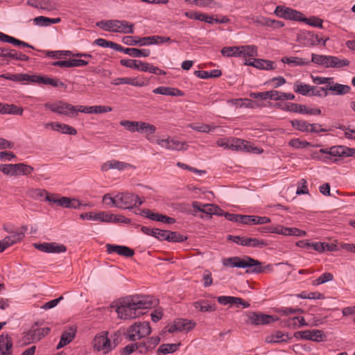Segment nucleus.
Here are the masks:
<instances>
[{"label":"nucleus","mask_w":355,"mask_h":355,"mask_svg":"<svg viewBox=\"0 0 355 355\" xmlns=\"http://www.w3.org/2000/svg\"><path fill=\"white\" fill-rule=\"evenodd\" d=\"M156 304L157 301L149 296H128L120 302L116 312L121 319H132L144 314V309H150Z\"/></svg>","instance_id":"1"},{"label":"nucleus","mask_w":355,"mask_h":355,"mask_svg":"<svg viewBox=\"0 0 355 355\" xmlns=\"http://www.w3.org/2000/svg\"><path fill=\"white\" fill-rule=\"evenodd\" d=\"M223 265L225 266L237 267L241 268H248L247 273L259 274L263 272L261 263L248 256H245L243 259L239 257L227 258L223 260Z\"/></svg>","instance_id":"2"},{"label":"nucleus","mask_w":355,"mask_h":355,"mask_svg":"<svg viewBox=\"0 0 355 355\" xmlns=\"http://www.w3.org/2000/svg\"><path fill=\"white\" fill-rule=\"evenodd\" d=\"M44 106L53 112L71 118L76 117L78 112H80L82 108V105L74 106L62 101L55 103H46Z\"/></svg>","instance_id":"3"},{"label":"nucleus","mask_w":355,"mask_h":355,"mask_svg":"<svg viewBox=\"0 0 355 355\" xmlns=\"http://www.w3.org/2000/svg\"><path fill=\"white\" fill-rule=\"evenodd\" d=\"M150 333L149 322H137L128 327L125 336L130 341H136L148 336Z\"/></svg>","instance_id":"4"},{"label":"nucleus","mask_w":355,"mask_h":355,"mask_svg":"<svg viewBox=\"0 0 355 355\" xmlns=\"http://www.w3.org/2000/svg\"><path fill=\"white\" fill-rule=\"evenodd\" d=\"M310 62L327 68H340L349 64V61L347 59H340L336 56L315 53L311 54V61Z\"/></svg>","instance_id":"5"},{"label":"nucleus","mask_w":355,"mask_h":355,"mask_svg":"<svg viewBox=\"0 0 355 355\" xmlns=\"http://www.w3.org/2000/svg\"><path fill=\"white\" fill-rule=\"evenodd\" d=\"M33 170V167L24 163L0 164V171L8 175H27L31 174Z\"/></svg>","instance_id":"6"},{"label":"nucleus","mask_w":355,"mask_h":355,"mask_svg":"<svg viewBox=\"0 0 355 355\" xmlns=\"http://www.w3.org/2000/svg\"><path fill=\"white\" fill-rule=\"evenodd\" d=\"M117 207L120 209H131L133 207L143 204L142 200L137 195L132 193H121L117 194Z\"/></svg>","instance_id":"7"},{"label":"nucleus","mask_w":355,"mask_h":355,"mask_svg":"<svg viewBox=\"0 0 355 355\" xmlns=\"http://www.w3.org/2000/svg\"><path fill=\"white\" fill-rule=\"evenodd\" d=\"M294 336L297 339L309 340L317 343L327 340V335L322 330L319 329L296 331L294 334Z\"/></svg>","instance_id":"8"},{"label":"nucleus","mask_w":355,"mask_h":355,"mask_svg":"<svg viewBox=\"0 0 355 355\" xmlns=\"http://www.w3.org/2000/svg\"><path fill=\"white\" fill-rule=\"evenodd\" d=\"M227 239L243 246L262 248L267 245V243L265 241L259 240L257 238H245L239 236L229 235Z\"/></svg>","instance_id":"9"},{"label":"nucleus","mask_w":355,"mask_h":355,"mask_svg":"<svg viewBox=\"0 0 355 355\" xmlns=\"http://www.w3.org/2000/svg\"><path fill=\"white\" fill-rule=\"evenodd\" d=\"M93 347L97 351L106 354L112 349L110 340L107 338V332L103 331L96 335L92 342Z\"/></svg>","instance_id":"10"},{"label":"nucleus","mask_w":355,"mask_h":355,"mask_svg":"<svg viewBox=\"0 0 355 355\" xmlns=\"http://www.w3.org/2000/svg\"><path fill=\"white\" fill-rule=\"evenodd\" d=\"M275 13L279 17L285 19L300 21L302 19L303 14L293 8L278 6L275 10Z\"/></svg>","instance_id":"11"},{"label":"nucleus","mask_w":355,"mask_h":355,"mask_svg":"<svg viewBox=\"0 0 355 355\" xmlns=\"http://www.w3.org/2000/svg\"><path fill=\"white\" fill-rule=\"evenodd\" d=\"M50 328H35L33 327L25 333L24 338L28 343H35L40 340L43 337L49 334Z\"/></svg>","instance_id":"12"},{"label":"nucleus","mask_w":355,"mask_h":355,"mask_svg":"<svg viewBox=\"0 0 355 355\" xmlns=\"http://www.w3.org/2000/svg\"><path fill=\"white\" fill-rule=\"evenodd\" d=\"M33 246L35 249L47 253H60L67 250L64 245L56 243H34Z\"/></svg>","instance_id":"13"},{"label":"nucleus","mask_w":355,"mask_h":355,"mask_svg":"<svg viewBox=\"0 0 355 355\" xmlns=\"http://www.w3.org/2000/svg\"><path fill=\"white\" fill-rule=\"evenodd\" d=\"M248 317L250 322L254 325L268 324L276 320L272 315L257 312H250Z\"/></svg>","instance_id":"14"},{"label":"nucleus","mask_w":355,"mask_h":355,"mask_svg":"<svg viewBox=\"0 0 355 355\" xmlns=\"http://www.w3.org/2000/svg\"><path fill=\"white\" fill-rule=\"evenodd\" d=\"M114 215L108 214L104 211L94 213L92 211L83 213L80 215L83 220H100L101 222L111 223Z\"/></svg>","instance_id":"15"},{"label":"nucleus","mask_w":355,"mask_h":355,"mask_svg":"<svg viewBox=\"0 0 355 355\" xmlns=\"http://www.w3.org/2000/svg\"><path fill=\"white\" fill-rule=\"evenodd\" d=\"M105 247L108 254L116 253L125 257H131L135 254L132 249L125 245L107 244Z\"/></svg>","instance_id":"16"},{"label":"nucleus","mask_w":355,"mask_h":355,"mask_svg":"<svg viewBox=\"0 0 355 355\" xmlns=\"http://www.w3.org/2000/svg\"><path fill=\"white\" fill-rule=\"evenodd\" d=\"M45 127H50L52 130L55 131L69 135H76L77 134V130L74 128L69 125L58 122L47 123L45 124Z\"/></svg>","instance_id":"17"},{"label":"nucleus","mask_w":355,"mask_h":355,"mask_svg":"<svg viewBox=\"0 0 355 355\" xmlns=\"http://www.w3.org/2000/svg\"><path fill=\"white\" fill-rule=\"evenodd\" d=\"M114 33L123 34H132L134 33V24L130 23L125 20H114Z\"/></svg>","instance_id":"18"},{"label":"nucleus","mask_w":355,"mask_h":355,"mask_svg":"<svg viewBox=\"0 0 355 355\" xmlns=\"http://www.w3.org/2000/svg\"><path fill=\"white\" fill-rule=\"evenodd\" d=\"M118 51L123 52L135 58L148 57L150 54L149 49H139L136 48H124L119 45Z\"/></svg>","instance_id":"19"},{"label":"nucleus","mask_w":355,"mask_h":355,"mask_svg":"<svg viewBox=\"0 0 355 355\" xmlns=\"http://www.w3.org/2000/svg\"><path fill=\"white\" fill-rule=\"evenodd\" d=\"M241 223L245 225L266 224L270 222V219L266 216L243 215Z\"/></svg>","instance_id":"20"},{"label":"nucleus","mask_w":355,"mask_h":355,"mask_svg":"<svg viewBox=\"0 0 355 355\" xmlns=\"http://www.w3.org/2000/svg\"><path fill=\"white\" fill-rule=\"evenodd\" d=\"M130 166V164L117 161V160H110L105 163H104L101 166V170L103 171H107L110 169H118L119 171L124 170Z\"/></svg>","instance_id":"21"},{"label":"nucleus","mask_w":355,"mask_h":355,"mask_svg":"<svg viewBox=\"0 0 355 355\" xmlns=\"http://www.w3.org/2000/svg\"><path fill=\"white\" fill-rule=\"evenodd\" d=\"M248 142L245 140L239 138L229 139V149L232 150H247L249 151L248 148Z\"/></svg>","instance_id":"22"},{"label":"nucleus","mask_w":355,"mask_h":355,"mask_svg":"<svg viewBox=\"0 0 355 355\" xmlns=\"http://www.w3.org/2000/svg\"><path fill=\"white\" fill-rule=\"evenodd\" d=\"M153 92L154 94L172 96H182L184 94L181 90L170 87H159L155 89Z\"/></svg>","instance_id":"23"},{"label":"nucleus","mask_w":355,"mask_h":355,"mask_svg":"<svg viewBox=\"0 0 355 355\" xmlns=\"http://www.w3.org/2000/svg\"><path fill=\"white\" fill-rule=\"evenodd\" d=\"M0 113L3 114H17L22 115L24 110L21 107H18L14 104L1 103Z\"/></svg>","instance_id":"24"},{"label":"nucleus","mask_w":355,"mask_h":355,"mask_svg":"<svg viewBox=\"0 0 355 355\" xmlns=\"http://www.w3.org/2000/svg\"><path fill=\"white\" fill-rule=\"evenodd\" d=\"M58 205L64 208L78 209L81 203L76 198L61 197L59 198Z\"/></svg>","instance_id":"25"},{"label":"nucleus","mask_w":355,"mask_h":355,"mask_svg":"<svg viewBox=\"0 0 355 355\" xmlns=\"http://www.w3.org/2000/svg\"><path fill=\"white\" fill-rule=\"evenodd\" d=\"M281 60L283 63L293 66H307L311 64L309 60L298 57H283Z\"/></svg>","instance_id":"26"},{"label":"nucleus","mask_w":355,"mask_h":355,"mask_svg":"<svg viewBox=\"0 0 355 355\" xmlns=\"http://www.w3.org/2000/svg\"><path fill=\"white\" fill-rule=\"evenodd\" d=\"M293 90L295 92L298 93L302 96H311V90H315V87L300 82H296L294 84Z\"/></svg>","instance_id":"27"},{"label":"nucleus","mask_w":355,"mask_h":355,"mask_svg":"<svg viewBox=\"0 0 355 355\" xmlns=\"http://www.w3.org/2000/svg\"><path fill=\"white\" fill-rule=\"evenodd\" d=\"M156 131V127L154 125L139 121L138 126V132L146 134V137L148 140H150L149 136L153 135Z\"/></svg>","instance_id":"28"},{"label":"nucleus","mask_w":355,"mask_h":355,"mask_svg":"<svg viewBox=\"0 0 355 355\" xmlns=\"http://www.w3.org/2000/svg\"><path fill=\"white\" fill-rule=\"evenodd\" d=\"M277 90H270L263 92H252L250 94V96L254 98H260L261 100L270 99L274 101H277Z\"/></svg>","instance_id":"29"},{"label":"nucleus","mask_w":355,"mask_h":355,"mask_svg":"<svg viewBox=\"0 0 355 355\" xmlns=\"http://www.w3.org/2000/svg\"><path fill=\"white\" fill-rule=\"evenodd\" d=\"M141 231L145 234L154 236L159 241H164L165 230L143 226L141 227Z\"/></svg>","instance_id":"30"},{"label":"nucleus","mask_w":355,"mask_h":355,"mask_svg":"<svg viewBox=\"0 0 355 355\" xmlns=\"http://www.w3.org/2000/svg\"><path fill=\"white\" fill-rule=\"evenodd\" d=\"M112 110V108L110 106H91V107H86L83 106L80 110V112L84 113H95V114H101V113H105L109 112Z\"/></svg>","instance_id":"31"},{"label":"nucleus","mask_w":355,"mask_h":355,"mask_svg":"<svg viewBox=\"0 0 355 355\" xmlns=\"http://www.w3.org/2000/svg\"><path fill=\"white\" fill-rule=\"evenodd\" d=\"M327 89L329 91H332L334 92V94L337 95H343L349 92L351 88L349 86L346 85H342L339 83H335L331 85V83L327 85Z\"/></svg>","instance_id":"32"},{"label":"nucleus","mask_w":355,"mask_h":355,"mask_svg":"<svg viewBox=\"0 0 355 355\" xmlns=\"http://www.w3.org/2000/svg\"><path fill=\"white\" fill-rule=\"evenodd\" d=\"M187 239V236L177 232L165 230L164 241H167L168 242H183Z\"/></svg>","instance_id":"33"},{"label":"nucleus","mask_w":355,"mask_h":355,"mask_svg":"<svg viewBox=\"0 0 355 355\" xmlns=\"http://www.w3.org/2000/svg\"><path fill=\"white\" fill-rule=\"evenodd\" d=\"M332 152L334 155H339L340 157H355V148H349L345 146H340V148L334 149Z\"/></svg>","instance_id":"34"},{"label":"nucleus","mask_w":355,"mask_h":355,"mask_svg":"<svg viewBox=\"0 0 355 355\" xmlns=\"http://www.w3.org/2000/svg\"><path fill=\"white\" fill-rule=\"evenodd\" d=\"M179 331L191 330L196 326V322L185 319H177L175 320Z\"/></svg>","instance_id":"35"},{"label":"nucleus","mask_w":355,"mask_h":355,"mask_svg":"<svg viewBox=\"0 0 355 355\" xmlns=\"http://www.w3.org/2000/svg\"><path fill=\"white\" fill-rule=\"evenodd\" d=\"M75 337V331H64L61 336L60 340L57 345V349L63 347L70 343Z\"/></svg>","instance_id":"36"},{"label":"nucleus","mask_w":355,"mask_h":355,"mask_svg":"<svg viewBox=\"0 0 355 355\" xmlns=\"http://www.w3.org/2000/svg\"><path fill=\"white\" fill-rule=\"evenodd\" d=\"M12 343L11 338L8 334H2L0 336V349L2 351L12 352Z\"/></svg>","instance_id":"37"},{"label":"nucleus","mask_w":355,"mask_h":355,"mask_svg":"<svg viewBox=\"0 0 355 355\" xmlns=\"http://www.w3.org/2000/svg\"><path fill=\"white\" fill-rule=\"evenodd\" d=\"M39 80H40L39 84L49 85H51L52 87H65V84L64 83H62V81H60L58 79H56V78H49L46 76H40Z\"/></svg>","instance_id":"38"},{"label":"nucleus","mask_w":355,"mask_h":355,"mask_svg":"<svg viewBox=\"0 0 355 355\" xmlns=\"http://www.w3.org/2000/svg\"><path fill=\"white\" fill-rule=\"evenodd\" d=\"M221 53L224 56L227 57H240L241 56V52L240 51V46H228L223 47L221 49Z\"/></svg>","instance_id":"39"},{"label":"nucleus","mask_w":355,"mask_h":355,"mask_svg":"<svg viewBox=\"0 0 355 355\" xmlns=\"http://www.w3.org/2000/svg\"><path fill=\"white\" fill-rule=\"evenodd\" d=\"M8 57H9V62L10 60H21V61H27L29 60L28 56L26 55L19 52L18 51L9 48L8 47Z\"/></svg>","instance_id":"40"},{"label":"nucleus","mask_w":355,"mask_h":355,"mask_svg":"<svg viewBox=\"0 0 355 355\" xmlns=\"http://www.w3.org/2000/svg\"><path fill=\"white\" fill-rule=\"evenodd\" d=\"M193 306L196 309H198L202 312H210V311H214L216 310V306L214 304L211 305V304H208L206 301H204V300L198 301V302H194Z\"/></svg>","instance_id":"41"},{"label":"nucleus","mask_w":355,"mask_h":355,"mask_svg":"<svg viewBox=\"0 0 355 355\" xmlns=\"http://www.w3.org/2000/svg\"><path fill=\"white\" fill-rule=\"evenodd\" d=\"M292 126L301 132H309V128H310V123L305 121L302 120H293L291 121Z\"/></svg>","instance_id":"42"},{"label":"nucleus","mask_w":355,"mask_h":355,"mask_svg":"<svg viewBox=\"0 0 355 355\" xmlns=\"http://www.w3.org/2000/svg\"><path fill=\"white\" fill-rule=\"evenodd\" d=\"M241 55L255 57L258 55L257 47L254 45H245L240 46Z\"/></svg>","instance_id":"43"},{"label":"nucleus","mask_w":355,"mask_h":355,"mask_svg":"<svg viewBox=\"0 0 355 355\" xmlns=\"http://www.w3.org/2000/svg\"><path fill=\"white\" fill-rule=\"evenodd\" d=\"M256 68L259 69L271 70L275 69L273 67L274 62L272 61L263 60V59H255Z\"/></svg>","instance_id":"44"},{"label":"nucleus","mask_w":355,"mask_h":355,"mask_svg":"<svg viewBox=\"0 0 355 355\" xmlns=\"http://www.w3.org/2000/svg\"><path fill=\"white\" fill-rule=\"evenodd\" d=\"M180 343L178 344H162L159 346L157 353H162L164 354L172 353L178 350Z\"/></svg>","instance_id":"45"},{"label":"nucleus","mask_w":355,"mask_h":355,"mask_svg":"<svg viewBox=\"0 0 355 355\" xmlns=\"http://www.w3.org/2000/svg\"><path fill=\"white\" fill-rule=\"evenodd\" d=\"M94 44L98 46H100L101 47H105V48L110 47V48L114 49L117 51H118L119 46V44H118L115 42H113L111 41H107V40H106L105 39H102V38L96 39L94 41Z\"/></svg>","instance_id":"46"},{"label":"nucleus","mask_w":355,"mask_h":355,"mask_svg":"<svg viewBox=\"0 0 355 355\" xmlns=\"http://www.w3.org/2000/svg\"><path fill=\"white\" fill-rule=\"evenodd\" d=\"M188 145L186 142L180 141L174 138H171L170 150H185Z\"/></svg>","instance_id":"47"},{"label":"nucleus","mask_w":355,"mask_h":355,"mask_svg":"<svg viewBox=\"0 0 355 355\" xmlns=\"http://www.w3.org/2000/svg\"><path fill=\"white\" fill-rule=\"evenodd\" d=\"M284 110L304 114L305 111V105H300L297 103H290L286 104V107L283 109Z\"/></svg>","instance_id":"48"},{"label":"nucleus","mask_w":355,"mask_h":355,"mask_svg":"<svg viewBox=\"0 0 355 355\" xmlns=\"http://www.w3.org/2000/svg\"><path fill=\"white\" fill-rule=\"evenodd\" d=\"M139 121H132L123 120L120 121V125L123 126L127 130L135 132L138 131Z\"/></svg>","instance_id":"49"},{"label":"nucleus","mask_w":355,"mask_h":355,"mask_svg":"<svg viewBox=\"0 0 355 355\" xmlns=\"http://www.w3.org/2000/svg\"><path fill=\"white\" fill-rule=\"evenodd\" d=\"M333 279H334L333 274L331 272H324L322 275H321L315 280L313 281L312 284L314 286H318V285L332 281Z\"/></svg>","instance_id":"50"},{"label":"nucleus","mask_w":355,"mask_h":355,"mask_svg":"<svg viewBox=\"0 0 355 355\" xmlns=\"http://www.w3.org/2000/svg\"><path fill=\"white\" fill-rule=\"evenodd\" d=\"M284 230H286V227H284L282 225H277L275 227H273V226L263 227H261L259 230L261 232H270V233H275V234L285 235Z\"/></svg>","instance_id":"51"},{"label":"nucleus","mask_w":355,"mask_h":355,"mask_svg":"<svg viewBox=\"0 0 355 355\" xmlns=\"http://www.w3.org/2000/svg\"><path fill=\"white\" fill-rule=\"evenodd\" d=\"M288 338V335L283 334L280 331H277L271 336L270 339H269V338H267V341L268 343H279L286 341Z\"/></svg>","instance_id":"52"},{"label":"nucleus","mask_w":355,"mask_h":355,"mask_svg":"<svg viewBox=\"0 0 355 355\" xmlns=\"http://www.w3.org/2000/svg\"><path fill=\"white\" fill-rule=\"evenodd\" d=\"M285 236H295L298 237L304 236L306 232L296 227H286L284 230Z\"/></svg>","instance_id":"53"},{"label":"nucleus","mask_w":355,"mask_h":355,"mask_svg":"<svg viewBox=\"0 0 355 355\" xmlns=\"http://www.w3.org/2000/svg\"><path fill=\"white\" fill-rule=\"evenodd\" d=\"M300 21H304L306 24L311 25L314 27H322V20L316 17H311L310 18H306L302 16V19Z\"/></svg>","instance_id":"54"},{"label":"nucleus","mask_w":355,"mask_h":355,"mask_svg":"<svg viewBox=\"0 0 355 355\" xmlns=\"http://www.w3.org/2000/svg\"><path fill=\"white\" fill-rule=\"evenodd\" d=\"M9 64L8 47L0 46V66Z\"/></svg>","instance_id":"55"},{"label":"nucleus","mask_w":355,"mask_h":355,"mask_svg":"<svg viewBox=\"0 0 355 355\" xmlns=\"http://www.w3.org/2000/svg\"><path fill=\"white\" fill-rule=\"evenodd\" d=\"M193 3L199 7L216 8L218 3L214 0H193Z\"/></svg>","instance_id":"56"},{"label":"nucleus","mask_w":355,"mask_h":355,"mask_svg":"<svg viewBox=\"0 0 355 355\" xmlns=\"http://www.w3.org/2000/svg\"><path fill=\"white\" fill-rule=\"evenodd\" d=\"M114 20L101 21L96 23V26L104 31L113 32Z\"/></svg>","instance_id":"57"},{"label":"nucleus","mask_w":355,"mask_h":355,"mask_svg":"<svg viewBox=\"0 0 355 355\" xmlns=\"http://www.w3.org/2000/svg\"><path fill=\"white\" fill-rule=\"evenodd\" d=\"M288 145L295 148H304L310 146V143L302 141L300 139H293L288 142Z\"/></svg>","instance_id":"58"},{"label":"nucleus","mask_w":355,"mask_h":355,"mask_svg":"<svg viewBox=\"0 0 355 355\" xmlns=\"http://www.w3.org/2000/svg\"><path fill=\"white\" fill-rule=\"evenodd\" d=\"M6 239H9V242L11 245H14L20 242L24 239L23 233H17V232H15L9 236H6Z\"/></svg>","instance_id":"59"},{"label":"nucleus","mask_w":355,"mask_h":355,"mask_svg":"<svg viewBox=\"0 0 355 355\" xmlns=\"http://www.w3.org/2000/svg\"><path fill=\"white\" fill-rule=\"evenodd\" d=\"M103 202L109 206L117 207V195H116L114 198H112L109 193H106L103 197Z\"/></svg>","instance_id":"60"},{"label":"nucleus","mask_w":355,"mask_h":355,"mask_svg":"<svg viewBox=\"0 0 355 355\" xmlns=\"http://www.w3.org/2000/svg\"><path fill=\"white\" fill-rule=\"evenodd\" d=\"M125 84L136 87H144L146 85L144 81L138 80L137 78L125 77Z\"/></svg>","instance_id":"61"},{"label":"nucleus","mask_w":355,"mask_h":355,"mask_svg":"<svg viewBox=\"0 0 355 355\" xmlns=\"http://www.w3.org/2000/svg\"><path fill=\"white\" fill-rule=\"evenodd\" d=\"M139 60H131V59H122L120 60L121 65L131 69H136L138 68V63Z\"/></svg>","instance_id":"62"},{"label":"nucleus","mask_w":355,"mask_h":355,"mask_svg":"<svg viewBox=\"0 0 355 355\" xmlns=\"http://www.w3.org/2000/svg\"><path fill=\"white\" fill-rule=\"evenodd\" d=\"M40 76L37 75H28L26 73H21V82L28 81L31 83H40Z\"/></svg>","instance_id":"63"},{"label":"nucleus","mask_w":355,"mask_h":355,"mask_svg":"<svg viewBox=\"0 0 355 355\" xmlns=\"http://www.w3.org/2000/svg\"><path fill=\"white\" fill-rule=\"evenodd\" d=\"M160 338L158 336H152L148 338L145 342L148 350L154 349L159 343Z\"/></svg>","instance_id":"64"}]
</instances>
